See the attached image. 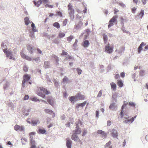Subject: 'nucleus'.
Wrapping results in <instances>:
<instances>
[{
	"instance_id": "nucleus-1",
	"label": "nucleus",
	"mask_w": 148,
	"mask_h": 148,
	"mask_svg": "<svg viewBox=\"0 0 148 148\" xmlns=\"http://www.w3.org/2000/svg\"><path fill=\"white\" fill-rule=\"evenodd\" d=\"M41 92H42L44 93L46 95H48L50 93V92L47 90L45 88L42 87H39L38 89L37 93L38 95L43 98L45 97V95L44 94L42 93Z\"/></svg>"
},
{
	"instance_id": "nucleus-2",
	"label": "nucleus",
	"mask_w": 148,
	"mask_h": 148,
	"mask_svg": "<svg viewBox=\"0 0 148 148\" xmlns=\"http://www.w3.org/2000/svg\"><path fill=\"white\" fill-rule=\"evenodd\" d=\"M113 46H110V44H108L105 47V51L108 53H111L113 51Z\"/></svg>"
},
{
	"instance_id": "nucleus-3",
	"label": "nucleus",
	"mask_w": 148,
	"mask_h": 148,
	"mask_svg": "<svg viewBox=\"0 0 148 148\" xmlns=\"http://www.w3.org/2000/svg\"><path fill=\"white\" fill-rule=\"evenodd\" d=\"M3 51L5 53L7 57H8L10 59H12V52L11 51L8 50L7 49H3Z\"/></svg>"
},
{
	"instance_id": "nucleus-4",
	"label": "nucleus",
	"mask_w": 148,
	"mask_h": 148,
	"mask_svg": "<svg viewBox=\"0 0 148 148\" xmlns=\"http://www.w3.org/2000/svg\"><path fill=\"white\" fill-rule=\"evenodd\" d=\"M3 51L5 53L7 57H8L10 59H12V52L11 51L8 50L7 49H3Z\"/></svg>"
},
{
	"instance_id": "nucleus-5",
	"label": "nucleus",
	"mask_w": 148,
	"mask_h": 148,
	"mask_svg": "<svg viewBox=\"0 0 148 148\" xmlns=\"http://www.w3.org/2000/svg\"><path fill=\"white\" fill-rule=\"evenodd\" d=\"M81 129L79 127V126L77 125L75 130H74L73 132L74 134H79L81 132Z\"/></svg>"
},
{
	"instance_id": "nucleus-6",
	"label": "nucleus",
	"mask_w": 148,
	"mask_h": 148,
	"mask_svg": "<svg viewBox=\"0 0 148 148\" xmlns=\"http://www.w3.org/2000/svg\"><path fill=\"white\" fill-rule=\"evenodd\" d=\"M90 45L89 41L87 40H84L82 44V45L85 48L88 47Z\"/></svg>"
},
{
	"instance_id": "nucleus-7",
	"label": "nucleus",
	"mask_w": 148,
	"mask_h": 148,
	"mask_svg": "<svg viewBox=\"0 0 148 148\" xmlns=\"http://www.w3.org/2000/svg\"><path fill=\"white\" fill-rule=\"evenodd\" d=\"M31 76L30 75L25 74L23 76V82H25L26 81L29 80Z\"/></svg>"
},
{
	"instance_id": "nucleus-8",
	"label": "nucleus",
	"mask_w": 148,
	"mask_h": 148,
	"mask_svg": "<svg viewBox=\"0 0 148 148\" xmlns=\"http://www.w3.org/2000/svg\"><path fill=\"white\" fill-rule=\"evenodd\" d=\"M21 57L23 59H25L29 61H31L32 60L31 58L28 56H26L23 51L21 52Z\"/></svg>"
},
{
	"instance_id": "nucleus-9",
	"label": "nucleus",
	"mask_w": 148,
	"mask_h": 148,
	"mask_svg": "<svg viewBox=\"0 0 148 148\" xmlns=\"http://www.w3.org/2000/svg\"><path fill=\"white\" fill-rule=\"evenodd\" d=\"M77 98L78 100H84L85 98V96L83 95H82L80 93H78L76 95Z\"/></svg>"
},
{
	"instance_id": "nucleus-10",
	"label": "nucleus",
	"mask_w": 148,
	"mask_h": 148,
	"mask_svg": "<svg viewBox=\"0 0 148 148\" xmlns=\"http://www.w3.org/2000/svg\"><path fill=\"white\" fill-rule=\"evenodd\" d=\"M69 99L71 103H74L75 101H76L78 100L76 95L75 96H71L69 97Z\"/></svg>"
},
{
	"instance_id": "nucleus-11",
	"label": "nucleus",
	"mask_w": 148,
	"mask_h": 148,
	"mask_svg": "<svg viewBox=\"0 0 148 148\" xmlns=\"http://www.w3.org/2000/svg\"><path fill=\"white\" fill-rule=\"evenodd\" d=\"M97 132L98 134H101L102 138H105L107 135V134L105 132L102 130H99Z\"/></svg>"
},
{
	"instance_id": "nucleus-12",
	"label": "nucleus",
	"mask_w": 148,
	"mask_h": 148,
	"mask_svg": "<svg viewBox=\"0 0 148 148\" xmlns=\"http://www.w3.org/2000/svg\"><path fill=\"white\" fill-rule=\"evenodd\" d=\"M14 129L16 130L23 131L24 130L23 127L22 126H20L18 125H16L14 126Z\"/></svg>"
},
{
	"instance_id": "nucleus-13",
	"label": "nucleus",
	"mask_w": 148,
	"mask_h": 148,
	"mask_svg": "<svg viewBox=\"0 0 148 148\" xmlns=\"http://www.w3.org/2000/svg\"><path fill=\"white\" fill-rule=\"evenodd\" d=\"M111 134L113 138H117L118 136L117 131L114 129H112Z\"/></svg>"
},
{
	"instance_id": "nucleus-14",
	"label": "nucleus",
	"mask_w": 148,
	"mask_h": 148,
	"mask_svg": "<svg viewBox=\"0 0 148 148\" xmlns=\"http://www.w3.org/2000/svg\"><path fill=\"white\" fill-rule=\"evenodd\" d=\"M75 134H73L72 135L71 139L76 141H80V140L79 139L78 136Z\"/></svg>"
},
{
	"instance_id": "nucleus-15",
	"label": "nucleus",
	"mask_w": 148,
	"mask_h": 148,
	"mask_svg": "<svg viewBox=\"0 0 148 148\" xmlns=\"http://www.w3.org/2000/svg\"><path fill=\"white\" fill-rule=\"evenodd\" d=\"M86 103L87 102L86 101H84L82 103L78 104L77 105V106H76V108H78L80 107H83L85 105Z\"/></svg>"
},
{
	"instance_id": "nucleus-16",
	"label": "nucleus",
	"mask_w": 148,
	"mask_h": 148,
	"mask_svg": "<svg viewBox=\"0 0 148 148\" xmlns=\"http://www.w3.org/2000/svg\"><path fill=\"white\" fill-rule=\"evenodd\" d=\"M33 3L37 7H38L42 3L41 0H38L37 1L34 0L33 1Z\"/></svg>"
},
{
	"instance_id": "nucleus-17",
	"label": "nucleus",
	"mask_w": 148,
	"mask_h": 148,
	"mask_svg": "<svg viewBox=\"0 0 148 148\" xmlns=\"http://www.w3.org/2000/svg\"><path fill=\"white\" fill-rule=\"evenodd\" d=\"M40 123V122L39 120L36 119V120H32L31 121V123L33 126H35L37 124Z\"/></svg>"
},
{
	"instance_id": "nucleus-18",
	"label": "nucleus",
	"mask_w": 148,
	"mask_h": 148,
	"mask_svg": "<svg viewBox=\"0 0 148 148\" xmlns=\"http://www.w3.org/2000/svg\"><path fill=\"white\" fill-rule=\"evenodd\" d=\"M47 101L48 103L51 106H53L54 105V101L50 97H49L48 98Z\"/></svg>"
},
{
	"instance_id": "nucleus-19",
	"label": "nucleus",
	"mask_w": 148,
	"mask_h": 148,
	"mask_svg": "<svg viewBox=\"0 0 148 148\" xmlns=\"http://www.w3.org/2000/svg\"><path fill=\"white\" fill-rule=\"evenodd\" d=\"M71 144L72 141L71 140L68 139L67 140L66 145L68 148H71Z\"/></svg>"
},
{
	"instance_id": "nucleus-20",
	"label": "nucleus",
	"mask_w": 148,
	"mask_h": 148,
	"mask_svg": "<svg viewBox=\"0 0 148 148\" xmlns=\"http://www.w3.org/2000/svg\"><path fill=\"white\" fill-rule=\"evenodd\" d=\"M136 116H135L134 117L131 118L130 119L123 121V122L124 123H128L129 122H130L132 123L134 121V119L136 118Z\"/></svg>"
},
{
	"instance_id": "nucleus-21",
	"label": "nucleus",
	"mask_w": 148,
	"mask_h": 148,
	"mask_svg": "<svg viewBox=\"0 0 148 148\" xmlns=\"http://www.w3.org/2000/svg\"><path fill=\"white\" fill-rule=\"evenodd\" d=\"M118 18L117 16H113L112 18L110 20L109 22H112L114 23L117 22V18Z\"/></svg>"
},
{
	"instance_id": "nucleus-22",
	"label": "nucleus",
	"mask_w": 148,
	"mask_h": 148,
	"mask_svg": "<svg viewBox=\"0 0 148 148\" xmlns=\"http://www.w3.org/2000/svg\"><path fill=\"white\" fill-rule=\"evenodd\" d=\"M145 44L143 42H142L138 48V53H139L140 52L141 50H142V47L143 46H145Z\"/></svg>"
},
{
	"instance_id": "nucleus-23",
	"label": "nucleus",
	"mask_w": 148,
	"mask_h": 148,
	"mask_svg": "<svg viewBox=\"0 0 148 148\" xmlns=\"http://www.w3.org/2000/svg\"><path fill=\"white\" fill-rule=\"evenodd\" d=\"M68 12L71 18L73 17V18L74 16V9H73L72 10H70L68 11Z\"/></svg>"
},
{
	"instance_id": "nucleus-24",
	"label": "nucleus",
	"mask_w": 148,
	"mask_h": 148,
	"mask_svg": "<svg viewBox=\"0 0 148 148\" xmlns=\"http://www.w3.org/2000/svg\"><path fill=\"white\" fill-rule=\"evenodd\" d=\"M117 84L120 87H122L123 85V82L121 79L118 80H117Z\"/></svg>"
},
{
	"instance_id": "nucleus-25",
	"label": "nucleus",
	"mask_w": 148,
	"mask_h": 148,
	"mask_svg": "<svg viewBox=\"0 0 148 148\" xmlns=\"http://www.w3.org/2000/svg\"><path fill=\"white\" fill-rule=\"evenodd\" d=\"M65 34L62 31H60L58 35V36L60 38H62L65 36Z\"/></svg>"
},
{
	"instance_id": "nucleus-26",
	"label": "nucleus",
	"mask_w": 148,
	"mask_h": 148,
	"mask_svg": "<svg viewBox=\"0 0 148 148\" xmlns=\"http://www.w3.org/2000/svg\"><path fill=\"white\" fill-rule=\"evenodd\" d=\"M111 87L112 89L114 90H116V84L112 82L110 83Z\"/></svg>"
},
{
	"instance_id": "nucleus-27",
	"label": "nucleus",
	"mask_w": 148,
	"mask_h": 148,
	"mask_svg": "<svg viewBox=\"0 0 148 148\" xmlns=\"http://www.w3.org/2000/svg\"><path fill=\"white\" fill-rule=\"evenodd\" d=\"M27 48L30 53H32V50L33 49V48L30 45H27Z\"/></svg>"
},
{
	"instance_id": "nucleus-28",
	"label": "nucleus",
	"mask_w": 148,
	"mask_h": 148,
	"mask_svg": "<svg viewBox=\"0 0 148 148\" xmlns=\"http://www.w3.org/2000/svg\"><path fill=\"white\" fill-rule=\"evenodd\" d=\"M49 67V63L48 61H45L44 62V67L45 68H48Z\"/></svg>"
},
{
	"instance_id": "nucleus-29",
	"label": "nucleus",
	"mask_w": 148,
	"mask_h": 148,
	"mask_svg": "<svg viewBox=\"0 0 148 148\" xmlns=\"http://www.w3.org/2000/svg\"><path fill=\"white\" fill-rule=\"evenodd\" d=\"M144 12L143 10H141L139 14L138 15V16L141 19L142 18L144 14Z\"/></svg>"
},
{
	"instance_id": "nucleus-30",
	"label": "nucleus",
	"mask_w": 148,
	"mask_h": 148,
	"mask_svg": "<svg viewBox=\"0 0 148 148\" xmlns=\"http://www.w3.org/2000/svg\"><path fill=\"white\" fill-rule=\"evenodd\" d=\"M44 111L46 113L49 114H52L53 113V111L52 110L48 109H45Z\"/></svg>"
},
{
	"instance_id": "nucleus-31",
	"label": "nucleus",
	"mask_w": 148,
	"mask_h": 148,
	"mask_svg": "<svg viewBox=\"0 0 148 148\" xmlns=\"http://www.w3.org/2000/svg\"><path fill=\"white\" fill-rule=\"evenodd\" d=\"M24 20L25 24L26 25H28L30 22L29 18L27 17H26L24 19Z\"/></svg>"
},
{
	"instance_id": "nucleus-32",
	"label": "nucleus",
	"mask_w": 148,
	"mask_h": 148,
	"mask_svg": "<svg viewBox=\"0 0 148 148\" xmlns=\"http://www.w3.org/2000/svg\"><path fill=\"white\" fill-rule=\"evenodd\" d=\"M53 26L58 29L60 28V24L57 22L54 23L53 24Z\"/></svg>"
},
{
	"instance_id": "nucleus-33",
	"label": "nucleus",
	"mask_w": 148,
	"mask_h": 148,
	"mask_svg": "<svg viewBox=\"0 0 148 148\" xmlns=\"http://www.w3.org/2000/svg\"><path fill=\"white\" fill-rule=\"evenodd\" d=\"M31 27H32V30L34 32H35L36 31V29L35 26L34 24L32 23L31 25Z\"/></svg>"
},
{
	"instance_id": "nucleus-34",
	"label": "nucleus",
	"mask_w": 148,
	"mask_h": 148,
	"mask_svg": "<svg viewBox=\"0 0 148 148\" xmlns=\"http://www.w3.org/2000/svg\"><path fill=\"white\" fill-rule=\"evenodd\" d=\"M103 39L104 43H106L108 40V37L105 34H103Z\"/></svg>"
},
{
	"instance_id": "nucleus-35",
	"label": "nucleus",
	"mask_w": 148,
	"mask_h": 148,
	"mask_svg": "<svg viewBox=\"0 0 148 148\" xmlns=\"http://www.w3.org/2000/svg\"><path fill=\"white\" fill-rule=\"evenodd\" d=\"M62 81L63 82H69V80L68 78L66 77L65 76L63 78Z\"/></svg>"
},
{
	"instance_id": "nucleus-36",
	"label": "nucleus",
	"mask_w": 148,
	"mask_h": 148,
	"mask_svg": "<svg viewBox=\"0 0 148 148\" xmlns=\"http://www.w3.org/2000/svg\"><path fill=\"white\" fill-rule=\"evenodd\" d=\"M126 104H125L124 105H123V106H122V107L121 110V112L120 113V115L121 116V117H123V109L124 108V105L126 106Z\"/></svg>"
},
{
	"instance_id": "nucleus-37",
	"label": "nucleus",
	"mask_w": 148,
	"mask_h": 148,
	"mask_svg": "<svg viewBox=\"0 0 148 148\" xmlns=\"http://www.w3.org/2000/svg\"><path fill=\"white\" fill-rule=\"evenodd\" d=\"M68 11L70 10H72L73 9V8L72 6L71 5V4L70 3L68 5Z\"/></svg>"
},
{
	"instance_id": "nucleus-38",
	"label": "nucleus",
	"mask_w": 148,
	"mask_h": 148,
	"mask_svg": "<svg viewBox=\"0 0 148 148\" xmlns=\"http://www.w3.org/2000/svg\"><path fill=\"white\" fill-rule=\"evenodd\" d=\"M73 38V36L71 35L67 38V40L68 41L70 42L72 40Z\"/></svg>"
},
{
	"instance_id": "nucleus-39",
	"label": "nucleus",
	"mask_w": 148,
	"mask_h": 148,
	"mask_svg": "<svg viewBox=\"0 0 148 148\" xmlns=\"http://www.w3.org/2000/svg\"><path fill=\"white\" fill-rule=\"evenodd\" d=\"M110 109H113L115 108V106L114 103H112L111 104L109 107Z\"/></svg>"
},
{
	"instance_id": "nucleus-40",
	"label": "nucleus",
	"mask_w": 148,
	"mask_h": 148,
	"mask_svg": "<svg viewBox=\"0 0 148 148\" xmlns=\"http://www.w3.org/2000/svg\"><path fill=\"white\" fill-rule=\"evenodd\" d=\"M39 131L40 133L42 134L45 133L46 132V131L45 130L42 129H40L39 130Z\"/></svg>"
},
{
	"instance_id": "nucleus-41",
	"label": "nucleus",
	"mask_w": 148,
	"mask_h": 148,
	"mask_svg": "<svg viewBox=\"0 0 148 148\" xmlns=\"http://www.w3.org/2000/svg\"><path fill=\"white\" fill-rule=\"evenodd\" d=\"M45 6L46 7H48V8H53V6L52 5H50L48 4H46L45 5Z\"/></svg>"
},
{
	"instance_id": "nucleus-42",
	"label": "nucleus",
	"mask_w": 148,
	"mask_h": 148,
	"mask_svg": "<svg viewBox=\"0 0 148 148\" xmlns=\"http://www.w3.org/2000/svg\"><path fill=\"white\" fill-rule=\"evenodd\" d=\"M129 105L130 106H132L134 107H135L136 105L135 103L132 102H129Z\"/></svg>"
},
{
	"instance_id": "nucleus-43",
	"label": "nucleus",
	"mask_w": 148,
	"mask_h": 148,
	"mask_svg": "<svg viewBox=\"0 0 148 148\" xmlns=\"http://www.w3.org/2000/svg\"><path fill=\"white\" fill-rule=\"evenodd\" d=\"M68 21L66 19H64L63 22V26H65L67 23Z\"/></svg>"
},
{
	"instance_id": "nucleus-44",
	"label": "nucleus",
	"mask_w": 148,
	"mask_h": 148,
	"mask_svg": "<svg viewBox=\"0 0 148 148\" xmlns=\"http://www.w3.org/2000/svg\"><path fill=\"white\" fill-rule=\"evenodd\" d=\"M23 69L25 72L27 71L28 70L27 67L25 66L23 67Z\"/></svg>"
},
{
	"instance_id": "nucleus-45",
	"label": "nucleus",
	"mask_w": 148,
	"mask_h": 148,
	"mask_svg": "<svg viewBox=\"0 0 148 148\" xmlns=\"http://www.w3.org/2000/svg\"><path fill=\"white\" fill-rule=\"evenodd\" d=\"M111 142L110 141H109L108 143H107L105 145V147H106L110 146V145L111 144Z\"/></svg>"
},
{
	"instance_id": "nucleus-46",
	"label": "nucleus",
	"mask_w": 148,
	"mask_h": 148,
	"mask_svg": "<svg viewBox=\"0 0 148 148\" xmlns=\"http://www.w3.org/2000/svg\"><path fill=\"white\" fill-rule=\"evenodd\" d=\"M67 54L68 53L66 52H65L64 50H63L61 55L62 56H65L67 55Z\"/></svg>"
},
{
	"instance_id": "nucleus-47",
	"label": "nucleus",
	"mask_w": 148,
	"mask_h": 148,
	"mask_svg": "<svg viewBox=\"0 0 148 148\" xmlns=\"http://www.w3.org/2000/svg\"><path fill=\"white\" fill-rule=\"evenodd\" d=\"M32 100L36 102L37 101H39V100L36 97H34L31 99Z\"/></svg>"
},
{
	"instance_id": "nucleus-48",
	"label": "nucleus",
	"mask_w": 148,
	"mask_h": 148,
	"mask_svg": "<svg viewBox=\"0 0 148 148\" xmlns=\"http://www.w3.org/2000/svg\"><path fill=\"white\" fill-rule=\"evenodd\" d=\"M102 90H100L99 92L97 95V97H101L102 95Z\"/></svg>"
},
{
	"instance_id": "nucleus-49",
	"label": "nucleus",
	"mask_w": 148,
	"mask_h": 148,
	"mask_svg": "<svg viewBox=\"0 0 148 148\" xmlns=\"http://www.w3.org/2000/svg\"><path fill=\"white\" fill-rule=\"evenodd\" d=\"M57 14L60 17L62 16V13L60 11H57Z\"/></svg>"
},
{
	"instance_id": "nucleus-50",
	"label": "nucleus",
	"mask_w": 148,
	"mask_h": 148,
	"mask_svg": "<svg viewBox=\"0 0 148 148\" xmlns=\"http://www.w3.org/2000/svg\"><path fill=\"white\" fill-rule=\"evenodd\" d=\"M42 1V3L43 2L45 4L49 2L48 0H41Z\"/></svg>"
},
{
	"instance_id": "nucleus-51",
	"label": "nucleus",
	"mask_w": 148,
	"mask_h": 148,
	"mask_svg": "<svg viewBox=\"0 0 148 148\" xmlns=\"http://www.w3.org/2000/svg\"><path fill=\"white\" fill-rule=\"evenodd\" d=\"M77 71L78 74H79V75L80 74H81V73L82 71V70L79 68H77Z\"/></svg>"
},
{
	"instance_id": "nucleus-52",
	"label": "nucleus",
	"mask_w": 148,
	"mask_h": 148,
	"mask_svg": "<svg viewBox=\"0 0 148 148\" xmlns=\"http://www.w3.org/2000/svg\"><path fill=\"white\" fill-rule=\"evenodd\" d=\"M109 24L108 27V28H110L112 26H113L114 25V24L112 22H109Z\"/></svg>"
},
{
	"instance_id": "nucleus-53",
	"label": "nucleus",
	"mask_w": 148,
	"mask_h": 148,
	"mask_svg": "<svg viewBox=\"0 0 148 148\" xmlns=\"http://www.w3.org/2000/svg\"><path fill=\"white\" fill-rule=\"evenodd\" d=\"M114 78L115 79H117L120 78V76L119 74H116Z\"/></svg>"
},
{
	"instance_id": "nucleus-54",
	"label": "nucleus",
	"mask_w": 148,
	"mask_h": 148,
	"mask_svg": "<svg viewBox=\"0 0 148 148\" xmlns=\"http://www.w3.org/2000/svg\"><path fill=\"white\" fill-rule=\"evenodd\" d=\"M136 8L135 7L132 8V11L133 13H134L135 12Z\"/></svg>"
},
{
	"instance_id": "nucleus-55",
	"label": "nucleus",
	"mask_w": 148,
	"mask_h": 148,
	"mask_svg": "<svg viewBox=\"0 0 148 148\" xmlns=\"http://www.w3.org/2000/svg\"><path fill=\"white\" fill-rule=\"evenodd\" d=\"M34 60L36 61L40 62V58L39 57L37 58H35L34 59Z\"/></svg>"
},
{
	"instance_id": "nucleus-56",
	"label": "nucleus",
	"mask_w": 148,
	"mask_h": 148,
	"mask_svg": "<svg viewBox=\"0 0 148 148\" xmlns=\"http://www.w3.org/2000/svg\"><path fill=\"white\" fill-rule=\"evenodd\" d=\"M55 58V60L57 63H58V62L59 61V59L56 56H55L54 57Z\"/></svg>"
},
{
	"instance_id": "nucleus-57",
	"label": "nucleus",
	"mask_w": 148,
	"mask_h": 148,
	"mask_svg": "<svg viewBox=\"0 0 148 148\" xmlns=\"http://www.w3.org/2000/svg\"><path fill=\"white\" fill-rule=\"evenodd\" d=\"M119 11V10L116 8H115L114 10V13L116 14L117 12Z\"/></svg>"
},
{
	"instance_id": "nucleus-58",
	"label": "nucleus",
	"mask_w": 148,
	"mask_h": 148,
	"mask_svg": "<svg viewBox=\"0 0 148 148\" xmlns=\"http://www.w3.org/2000/svg\"><path fill=\"white\" fill-rule=\"evenodd\" d=\"M120 75L122 77H124L125 76V73L123 72H122L120 73Z\"/></svg>"
},
{
	"instance_id": "nucleus-59",
	"label": "nucleus",
	"mask_w": 148,
	"mask_h": 148,
	"mask_svg": "<svg viewBox=\"0 0 148 148\" xmlns=\"http://www.w3.org/2000/svg\"><path fill=\"white\" fill-rule=\"evenodd\" d=\"M87 133V131L86 130H85L83 132L82 134V136H85L86 134Z\"/></svg>"
},
{
	"instance_id": "nucleus-60",
	"label": "nucleus",
	"mask_w": 148,
	"mask_h": 148,
	"mask_svg": "<svg viewBox=\"0 0 148 148\" xmlns=\"http://www.w3.org/2000/svg\"><path fill=\"white\" fill-rule=\"evenodd\" d=\"M99 116V112L98 111H96V116L97 117H98Z\"/></svg>"
},
{
	"instance_id": "nucleus-61",
	"label": "nucleus",
	"mask_w": 148,
	"mask_h": 148,
	"mask_svg": "<svg viewBox=\"0 0 148 148\" xmlns=\"http://www.w3.org/2000/svg\"><path fill=\"white\" fill-rule=\"evenodd\" d=\"M29 98V96L28 95H25V97H24V100H27Z\"/></svg>"
},
{
	"instance_id": "nucleus-62",
	"label": "nucleus",
	"mask_w": 148,
	"mask_h": 148,
	"mask_svg": "<svg viewBox=\"0 0 148 148\" xmlns=\"http://www.w3.org/2000/svg\"><path fill=\"white\" fill-rule=\"evenodd\" d=\"M35 141L33 140V139H31V143L32 145H34L35 144Z\"/></svg>"
},
{
	"instance_id": "nucleus-63",
	"label": "nucleus",
	"mask_w": 148,
	"mask_h": 148,
	"mask_svg": "<svg viewBox=\"0 0 148 148\" xmlns=\"http://www.w3.org/2000/svg\"><path fill=\"white\" fill-rule=\"evenodd\" d=\"M77 40H75L74 44H73V46L74 47H75V46H76L77 45Z\"/></svg>"
},
{
	"instance_id": "nucleus-64",
	"label": "nucleus",
	"mask_w": 148,
	"mask_h": 148,
	"mask_svg": "<svg viewBox=\"0 0 148 148\" xmlns=\"http://www.w3.org/2000/svg\"><path fill=\"white\" fill-rule=\"evenodd\" d=\"M107 123V125L108 126H110L111 125V122L110 121H108Z\"/></svg>"
}]
</instances>
